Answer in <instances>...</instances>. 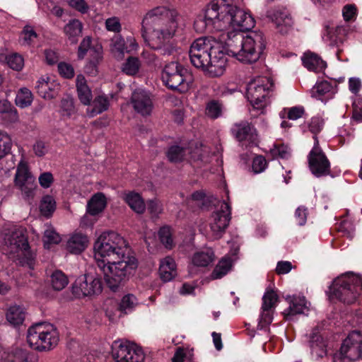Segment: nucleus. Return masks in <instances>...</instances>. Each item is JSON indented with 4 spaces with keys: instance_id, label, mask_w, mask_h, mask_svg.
Segmentation results:
<instances>
[{
    "instance_id": "de8ad7c7",
    "label": "nucleus",
    "mask_w": 362,
    "mask_h": 362,
    "mask_svg": "<svg viewBox=\"0 0 362 362\" xmlns=\"http://www.w3.org/2000/svg\"><path fill=\"white\" fill-rule=\"evenodd\" d=\"M137 304L136 298L132 294L124 296L119 305V310L124 313L131 311Z\"/></svg>"
},
{
    "instance_id": "5701e85b",
    "label": "nucleus",
    "mask_w": 362,
    "mask_h": 362,
    "mask_svg": "<svg viewBox=\"0 0 362 362\" xmlns=\"http://www.w3.org/2000/svg\"><path fill=\"white\" fill-rule=\"evenodd\" d=\"M301 59L305 68L315 72H320L327 66L326 62L319 55L313 52H305Z\"/></svg>"
},
{
    "instance_id": "58836bf2",
    "label": "nucleus",
    "mask_w": 362,
    "mask_h": 362,
    "mask_svg": "<svg viewBox=\"0 0 362 362\" xmlns=\"http://www.w3.org/2000/svg\"><path fill=\"white\" fill-rule=\"evenodd\" d=\"M50 279L51 285L56 291L64 289L69 283L67 276L60 270L54 271L52 274Z\"/></svg>"
},
{
    "instance_id": "ea45409f",
    "label": "nucleus",
    "mask_w": 362,
    "mask_h": 362,
    "mask_svg": "<svg viewBox=\"0 0 362 362\" xmlns=\"http://www.w3.org/2000/svg\"><path fill=\"white\" fill-rule=\"evenodd\" d=\"M269 153L273 158L288 159L291 154V148L283 143L274 144Z\"/></svg>"
},
{
    "instance_id": "f03ea898",
    "label": "nucleus",
    "mask_w": 362,
    "mask_h": 362,
    "mask_svg": "<svg viewBox=\"0 0 362 362\" xmlns=\"http://www.w3.org/2000/svg\"><path fill=\"white\" fill-rule=\"evenodd\" d=\"M94 251L97 266L114 291L129 279L138 267L127 241L116 232L103 233L94 243Z\"/></svg>"
},
{
    "instance_id": "f3484780",
    "label": "nucleus",
    "mask_w": 362,
    "mask_h": 362,
    "mask_svg": "<svg viewBox=\"0 0 362 362\" xmlns=\"http://www.w3.org/2000/svg\"><path fill=\"white\" fill-rule=\"evenodd\" d=\"M131 102L134 110L143 116L150 115L153 110L150 94L143 89H136L132 93Z\"/></svg>"
},
{
    "instance_id": "774afa93",
    "label": "nucleus",
    "mask_w": 362,
    "mask_h": 362,
    "mask_svg": "<svg viewBox=\"0 0 362 362\" xmlns=\"http://www.w3.org/2000/svg\"><path fill=\"white\" fill-rule=\"evenodd\" d=\"M147 209L153 216H158L162 212L161 204L156 200H150L147 204Z\"/></svg>"
},
{
    "instance_id": "864d4df0",
    "label": "nucleus",
    "mask_w": 362,
    "mask_h": 362,
    "mask_svg": "<svg viewBox=\"0 0 362 362\" xmlns=\"http://www.w3.org/2000/svg\"><path fill=\"white\" fill-rule=\"evenodd\" d=\"M221 105L215 100L208 103L206 108V115L211 119H216L221 115Z\"/></svg>"
},
{
    "instance_id": "a211bd4d",
    "label": "nucleus",
    "mask_w": 362,
    "mask_h": 362,
    "mask_svg": "<svg viewBox=\"0 0 362 362\" xmlns=\"http://www.w3.org/2000/svg\"><path fill=\"white\" fill-rule=\"evenodd\" d=\"M267 17L273 22L281 33H286L293 24L290 13L285 8H272L267 12Z\"/></svg>"
},
{
    "instance_id": "473e14b6",
    "label": "nucleus",
    "mask_w": 362,
    "mask_h": 362,
    "mask_svg": "<svg viewBox=\"0 0 362 362\" xmlns=\"http://www.w3.org/2000/svg\"><path fill=\"white\" fill-rule=\"evenodd\" d=\"M189 153V148L175 145L168 148L166 156L170 162L180 163L187 160Z\"/></svg>"
},
{
    "instance_id": "5fc2aeb1",
    "label": "nucleus",
    "mask_w": 362,
    "mask_h": 362,
    "mask_svg": "<svg viewBox=\"0 0 362 362\" xmlns=\"http://www.w3.org/2000/svg\"><path fill=\"white\" fill-rule=\"evenodd\" d=\"M7 64L13 70L20 71L24 66V59L18 54H13L7 57Z\"/></svg>"
},
{
    "instance_id": "8fccbe9b",
    "label": "nucleus",
    "mask_w": 362,
    "mask_h": 362,
    "mask_svg": "<svg viewBox=\"0 0 362 362\" xmlns=\"http://www.w3.org/2000/svg\"><path fill=\"white\" fill-rule=\"evenodd\" d=\"M37 37V34L31 25H25L21 32L23 44L26 45H32Z\"/></svg>"
},
{
    "instance_id": "3c124183",
    "label": "nucleus",
    "mask_w": 362,
    "mask_h": 362,
    "mask_svg": "<svg viewBox=\"0 0 362 362\" xmlns=\"http://www.w3.org/2000/svg\"><path fill=\"white\" fill-rule=\"evenodd\" d=\"M110 46L112 51L118 53L119 55H122L126 52V44L121 35H115L111 39Z\"/></svg>"
},
{
    "instance_id": "603ef678",
    "label": "nucleus",
    "mask_w": 362,
    "mask_h": 362,
    "mask_svg": "<svg viewBox=\"0 0 362 362\" xmlns=\"http://www.w3.org/2000/svg\"><path fill=\"white\" fill-rule=\"evenodd\" d=\"M278 300L277 294L273 290H268L262 297V308L273 309Z\"/></svg>"
},
{
    "instance_id": "6ab92c4d",
    "label": "nucleus",
    "mask_w": 362,
    "mask_h": 362,
    "mask_svg": "<svg viewBox=\"0 0 362 362\" xmlns=\"http://www.w3.org/2000/svg\"><path fill=\"white\" fill-rule=\"evenodd\" d=\"M286 300L288 303V307L284 310L283 315L286 320H291L294 315L304 314L309 310L304 296H288Z\"/></svg>"
},
{
    "instance_id": "09e8293b",
    "label": "nucleus",
    "mask_w": 362,
    "mask_h": 362,
    "mask_svg": "<svg viewBox=\"0 0 362 362\" xmlns=\"http://www.w3.org/2000/svg\"><path fill=\"white\" fill-rule=\"evenodd\" d=\"M61 241L59 235L52 227H47L44 232L43 242L45 247H48V245L58 244Z\"/></svg>"
},
{
    "instance_id": "39448f33",
    "label": "nucleus",
    "mask_w": 362,
    "mask_h": 362,
    "mask_svg": "<svg viewBox=\"0 0 362 362\" xmlns=\"http://www.w3.org/2000/svg\"><path fill=\"white\" fill-rule=\"evenodd\" d=\"M59 340L57 328L52 324L40 322L31 326L27 332L29 346L40 351L54 349Z\"/></svg>"
},
{
    "instance_id": "bb28decb",
    "label": "nucleus",
    "mask_w": 362,
    "mask_h": 362,
    "mask_svg": "<svg viewBox=\"0 0 362 362\" xmlns=\"http://www.w3.org/2000/svg\"><path fill=\"white\" fill-rule=\"evenodd\" d=\"M83 24L77 19H72L64 28V32L72 43L78 41V37L82 33Z\"/></svg>"
},
{
    "instance_id": "680f3d73",
    "label": "nucleus",
    "mask_w": 362,
    "mask_h": 362,
    "mask_svg": "<svg viewBox=\"0 0 362 362\" xmlns=\"http://www.w3.org/2000/svg\"><path fill=\"white\" fill-rule=\"evenodd\" d=\"M308 209L305 206H298L295 211V218L299 226H304L307 221Z\"/></svg>"
},
{
    "instance_id": "bf43d9fd",
    "label": "nucleus",
    "mask_w": 362,
    "mask_h": 362,
    "mask_svg": "<svg viewBox=\"0 0 362 362\" xmlns=\"http://www.w3.org/2000/svg\"><path fill=\"white\" fill-rule=\"evenodd\" d=\"M267 166V162L263 156H257L252 160V170L255 173L263 172Z\"/></svg>"
},
{
    "instance_id": "72a5a7b5",
    "label": "nucleus",
    "mask_w": 362,
    "mask_h": 362,
    "mask_svg": "<svg viewBox=\"0 0 362 362\" xmlns=\"http://www.w3.org/2000/svg\"><path fill=\"white\" fill-rule=\"evenodd\" d=\"M233 262L230 257H223L216 264L211 273L213 279H221L231 269Z\"/></svg>"
},
{
    "instance_id": "4468645a",
    "label": "nucleus",
    "mask_w": 362,
    "mask_h": 362,
    "mask_svg": "<svg viewBox=\"0 0 362 362\" xmlns=\"http://www.w3.org/2000/svg\"><path fill=\"white\" fill-rule=\"evenodd\" d=\"M112 356L115 362H143L145 358L141 348L128 341H114Z\"/></svg>"
},
{
    "instance_id": "dca6fc26",
    "label": "nucleus",
    "mask_w": 362,
    "mask_h": 362,
    "mask_svg": "<svg viewBox=\"0 0 362 362\" xmlns=\"http://www.w3.org/2000/svg\"><path fill=\"white\" fill-rule=\"evenodd\" d=\"M314 141L308 156L309 168L315 177L327 176L330 173V163L320 146L317 136L314 137Z\"/></svg>"
},
{
    "instance_id": "c9c22d12",
    "label": "nucleus",
    "mask_w": 362,
    "mask_h": 362,
    "mask_svg": "<svg viewBox=\"0 0 362 362\" xmlns=\"http://www.w3.org/2000/svg\"><path fill=\"white\" fill-rule=\"evenodd\" d=\"M35 178L31 175L28 170L27 164L21 160L18 165L16 173L15 175V184L18 185L23 183L34 181Z\"/></svg>"
},
{
    "instance_id": "f257e3e1",
    "label": "nucleus",
    "mask_w": 362,
    "mask_h": 362,
    "mask_svg": "<svg viewBox=\"0 0 362 362\" xmlns=\"http://www.w3.org/2000/svg\"><path fill=\"white\" fill-rule=\"evenodd\" d=\"M265 48L264 35L253 31L247 35L238 32H228L225 45L211 37L195 40L189 50L192 64L209 77L221 76L227 64L226 55H231L245 64L256 62Z\"/></svg>"
},
{
    "instance_id": "2f4dec72",
    "label": "nucleus",
    "mask_w": 362,
    "mask_h": 362,
    "mask_svg": "<svg viewBox=\"0 0 362 362\" xmlns=\"http://www.w3.org/2000/svg\"><path fill=\"white\" fill-rule=\"evenodd\" d=\"M124 200L129 207L137 214H143L146 209L144 199L139 193L131 192L125 195Z\"/></svg>"
},
{
    "instance_id": "7ed1b4c3",
    "label": "nucleus",
    "mask_w": 362,
    "mask_h": 362,
    "mask_svg": "<svg viewBox=\"0 0 362 362\" xmlns=\"http://www.w3.org/2000/svg\"><path fill=\"white\" fill-rule=\"evenodd\" d=\"M0 243L4 252L21 266L33 269L35 254L30 250L25 230L16 226H4L0 229Z\"/></svg>"
},
{
    "instance_id": "20e7f679",
    "label": "nucleus",
    "mask_w": 362,
    "mask_h": 362,
    "mask_svg": "<svg viewBox=\"0 0 362 362\" xmlns=\"http://www.w3.org/2000/svg\"><path fill=\"white\" fill-rule=\"evenodd\" d=\"M221 18L223 22L222 30L232 28L231 32L243 33L254 28L255 21L250 13L237 6L226 4L225 0H217Z\"/></svg>"
},
{
    "instance_id": "052dcab7",
    "label": "nucleus",
    "mask_w": 362,
    "mask_h": 362,
    "mask_svg": "<svg viewBox=\"0 0 362 362\" xmlns=\"http://www.w3.org/2000/svg\"><path fill=\"white\" fill-rule=\"evenodd\" d=\"M105 28L108 31L118 33L122 30L119 19L117 17H111L105 21Z\"/></svg>"
},
{
    "instance_id": "c756f323",
    "label": "nucleus",
    "mask_w": 362,
    "mask_h": 362,
    "mask_svg": "<svg viewBox=\"0 0 362 362\" xmlns=\"http://www.w3.org/2000/svg\"><path fill=\"white\" fill-rule=\"evenodd\" d=\"M0 362H26L27 356L21 349H14L9 351H4L0 348Z\"/></svg>"
},
{
    "instance_id": "13d9d810",
    "label": "nucleus",
    "mask_w": 362,
    "mask_h": 362,
    "mask_svg": "<svg viewBox=\"0 0 362 362\" xmlns=\"http://www.w3.org/2000/svg\"><path fill=\"white\" fill-rule=\"evenodd\" d=\"M61 112L64 116H71L74 112V102L71 98H63L61 100Z\"/></svg>"
},
{
    "instance_id": "7c9ffc66",
    "label": "nucleus",
    "mask_w": 362,
    "mask_h": 362,
    "mask_svg": "<svg viewBox=\"0 0 362 362\" xmlns=\"http://www.w3.org/2000/svg\"><path fill=\"white\" fill-rule=\"evenodd\" d=\"M25 317L24 309L19 305L10 306L6 313L7 321L13 326L21 325Z\"/></svg>"
},
{
    "instance_id": "e433bc0d",
    "label": "nucleus",
    "mask_w": 362,
    "mask_h": 362,
    "mask_svg": "<svg viewBox=\"0 0 362 362\" xmlns=\"http://www.w3.org/2000/svg\"><path fill=\"white\" fill-rule=\"evenodd\" d=\"M55 209L56 202L53 197L50 195L44 196L40 204V211L41 214L46 218H49L52 216Z\"/></svg>"
},
{
    "instance_id": "2eb2a0df",
    "label": "nucleus",
    "mask_w": 362,
    "mask_h": 362,
    "mask_svg": "<svg viewBox=\"0 0 362 362\" xmlns=\"http://www.w3.org/2000/svg\"><path fill=\"white\" fill-rule=\"evenodd\" d=\"M231 218V208L230 204L223 201L220 209L214 211L210 218L209 238L218 240L224 234Z\"/></svg>"
},
{
    "instance_id": "412c9836",
    "label": "nucleus",
    "mask_w": 362,
    "mask_h": 362,
    "mask_svg": "<svg viewBox=\"0 0 362 362\" xmlns=\"http://www.w3.org/2000/svg\"><path fill=\"white\" fill-rule=\"evenodd\" d=\"M35 88L40 97L50 100L57 97L60 90V85L57 81L47 77L46 79H39Z\"/></svg>"
},
{
    "instance_id": "69168bd1",
    "label": "nucleus",
    "mask_w": 362,
    "mask_h": 362,
    "mask_svg": "<svg viewBox=\"0 0 362 362\" xmlns=\"http://www.w3.org/2000/svg\"><path fill=\"white\" fill-rule=\"evenodd\" d=\"M91 44V38L88 36L84 37L81 41L78 49V57L81 59H83L86 54Z\"/></svg>"
},
{
    "instance_id": "c85d7f7f",
    "label": "nucleus",
    "mask_w": 362,
    "mask_h": 362,
    "mask_svg": "<svg viewBox=\"0 0 362 362\" xmlns=\"http://www.w3.org/2000/svg\"><path fill=\"white\" fill-rule=\"evenodd\" d=\"M214 259V253L211 248L197 252L192 258V264L196 267H205Z\"/></svg>"
},
{
    "instance_id": "49530a36",
    "label": "nucleus",
    "mask_w": 362,
    "mask_h": 362,
    "mask_svg": "<svg viewBox=\"0 0 362 362\" xmlns=\"http://www.w3.org/2000/svg\"><path fill=\"white\" fill-rule=\"evenodd\" d=\"M325 125V121L322 117L315 116L313 117L310 121L308 122V127L309 131L313 134V138L322 130Z\"/></svg>"
},
{
    "instance_id": "f8f14e48",
    "label": "nucleus",
    "mask_w": 362,
    "mask_h": 362,
    "mask_svg": "<svg viewBox=\"0 0 362 362\" xmlns=\"http://www.w3.org/2000/svg\"><path fill=\"white\" fill-rule=\"evenodd\" d=\"M175 12L166 6H159L149 10L141 21V29H152L158 26L177 25L174 19Z\"/></svg>"
},
{
    "instance_id": "ddd939ff",
    "label": "nucleus",
    "mask_w": 362,
    "mask_h": 362,
    "mask_svg": "<svg viewBox=\"0 0 362 362\" xmlns=\"http://www.w3.org/2000/svg\"><path fill=\"white\" fill-rule=\"evenodd\" d=\"M102 290L101 278L92 274H85L78 276L72 286L73 294L77 298L98 295Z\"/></svg>"
},
{
    "instance_id": "0eeeda50",
    "label": "nucleus",
    "mask_w": 362,
    "mask_h": 362,
    "mask_svg": "<svg viewBox=\"0 0 362 362\" xmlns=\"http://www.w3.org/2000/svg\"><path fill=\"white\" fill-rule=\"evenodd\" d=\"M333 295L344 303H354L362 295V277L349 274L334 281Z\"/></svg>"
},
{
    "instance_id": "b1692460",
    "label": "nucleus",
    "mask_w": 362,
    "mask_h": 362,
    "mask_svg": "<svg viewBox=\"0 0 362 362\" xmlns=\"http://www.w3.org/2000/svg\"><path fill=\"white\" fill-rule=\"evenodd\" d=\"M159 274L163 281H170L177 275V266L173 258L166 257L160 261Z\"/></svg>"
},
{
    "instance_id": "6e6d98bb",
    "label": "nucleus",
    "mask_w": 362,
    "mask_h": 362,
    "mask_svg": "<svg viewBox=\"0 0 362 362\" xmlns=\"http://www.w3.org/2000/svg\"><path fill=\"white\" fill-rule=\"evenodd\" d=\"M21 190L23 197L25 199H33L35 194V189L36 188V185L34 181H30L28 182L23 183L17 185Z\"/></svg>"
},
{
    "instance_id": "6e6552de",
    "label": "nucleus",
    "mask_w": 362,
    "mask_h": 362,
    "mask_svg": "<svg viewBox=\"0 0 362 362\" xmlns=\"http://www.w3.org/2000/svg\"><path fill=\"white\" fill-rule=\"evenodd\" d=\"M273 89V80L266 76H258L247 83L246 96L252 106V110H260L261 114L264 113L267 98Z\"/></svg>"
},
{
    "instance_id": "4d7b16f0",
    "label": "nucleus",
    "mask_w": 362,
    "mask_h": 362,
    "mask_svg": "<svg viewBox=\"0 0 362 362\" xmlns=\"http://www.w3.org/2000/svg\"><path fill=\"white\" fill-rule=\"evenodd\" d=\"M273 320V310L262 307V313L259 322V326L262 328L272 323Z\"/></svg>"
},
{
    "instance_id": "9d476101",
    "label": "nucleus",
    "mask_w": 362,
    "mask_h": 362,
    "mask_svg": "<svg viewBox=\"0 0 362 362\" xmlns=\"http://www.w3.org/2000/svg\"><path fill=\"white\" fill-rule=\"evenodd\" d=\"M223 25V22L221 23L217 0L210 2L204 11L197 16L194 22L195 30L200 33L221 31Z\"/></svg>"
},
{
    "instance_id": "37998d69",
    "label": "nucleus",
    "mask_w": 362,
    "mask_h": 362,
    "mask_svg": "<svg viewBox=\"0 0 362 362\" xmlns=\"http://www.w3.org/2000/svg\"><path fill=\"white\" fill-rule=\"evenodd\" d=\"M158 237L161 243L167 249H172L174 246V242L172 238V233L170 228L168 226H163L160 228L158 231Z\"/></svg>"
},
{
    "instance_id": "4be33fe9",
    "label": "nucleus",
    "mask_w": 362,
    "mask_h": 362,
    "mask_svg": "<svg viewBox=\"0 0 362 362\" xmlns=\"http://www.w3.org/2000/svg\"><path fill=\"white\" fill-rule=\"evenodd\" d=\"M89 240L86 235L75 232L67 240L66 248L70 253L78 255L86 249Z\"/></svg>"
},
{
    "instance_id": "423d86ee",
    "label": "nucleus",
    "mask_w": 362,
    "mask_h": 362,
    "mask_svg": "<svg viewBox=\"0 0 362 362\" xmlns=\"http://www.w3.org/2000/svg\"><path fill=\"white\" fill-rule=\"evenodd\" d=\"M176 28L177 25H168L141 30V33L145 43L151 49L158 51L161 55L170 56L174 52L170 39L174 35Z\"/></svg>"
},
{
    "instance_id": "aec40b11",
    "label": "nucleus",
    "mask_w": 362,
    "mask_h": 362,
    "mask_svg": "<svg viewBox=\"0 0 362 362\" xmlns=\"http://www.w3.org/2000/svg\"><path fill=\"white\" fill-rule=\"evenodd\" d=\"M232 135L239 141L245 140L253 141L257 139V131L247 121H241L233 125L230 129Z\"/></svg>"
},
{
    "instance_id": "e2e57ef3",
    "label": "nucleus",
    "mask_w": 362,
    "mask_h": 362,
    "mask_svg": "<svg viewBox=\"0 0 362 362\" xmlns=\"http://www.w3.org/2000/svg\"><path fill=\"white\" fill-rule=\"evenodd\" d=\"M58 71L63 77L66 78H71L74 76V68L66 63H59Z\"/></svg>"
},
{
    "instance_id": "9b49d317",
    "label": "nucleus",
    "mask_w": 362,
    "mask_h": 362,
    "mask_svg": "<svg viewBox=\"0 0 362 362\" xmlns=\"http://www.w3.org/2000/svg\"><path fill=\"white\" fill-rule=\"evenodd\" d=\"M362 358V334L353 331L343 341L339 352L333 356V362H352Z\"/></svg>"
},
{
    "instance_id": "cd10ccee",
    "label": "nucleus",
    "mask_w": 362,
    "mask_h": 362,
    "mask_svg": "<svg viewBox=\"0 0 362 362\" xmlns=\"http://www.w3.org/2000/svg\"><path fill=\"white\" fill-rule=\"evenodd\" d=\"M334 86L332 83L327 81H322L316 83L311 90L313 97L321 100L323 96L329 98L334 94Z\"/></svg>"
},
{
    "instance_id": "a878e982",
    "label": "nucleus",
    "mask_w": 362,
    "mask_h": 362,
    "mask_svg": "<svg viewBox=\"0 0 362 362\" xmlns=\"http://www.w3.org/2000/svg\"><path fill=\"white\" fill-rule=\"evenodd\" d=\"M107 205V200L105 194L102 192L95 194L88 202L87 212L95 216L101 213Z\"/></svg>"
},
{
    "instance_id": "0e129e2a",
    "label": "nucleus",
    "mask_w": 362,
    "mask_h": 362,
    "mask_svg": "<svg viewBox=\"0 0 362 362\" xmlns=\"http://www.w3.org/2000/svg\"><path fill=\"white\" fill-rule=\"evenodd\" d=\"M69 5L81 13H87L89 8L85 0H69Z\"/></svg>"
},
{
    "instance_id": "f704fd0d",
    "label": "nucleus",
    "mask_w": 362,
    "mask_h": 362,
    "mask_svg": "<svg viewBox=\"0 0 362 362\" xmlns=\"http://www.w3.org/2000/svg\"><path fill=\"white\" fill-rule=\"evenodd\" d=\"M109 105V100L106 96L98 95L93 101V107L91 109L88 107L87 109V113L90 117H93L107 110Z\"/></svg>"
},
{
    "instance_id": "393cba45",
    "label": "nucleus",
    "mask_w": 362,
    "mask_h": 362,
    "mask_svg": "<svg viewBox=\"0 0 362 362\" xmlns=\"http://www.w3.org/2000/svg\"><path fill=\"white\" fill-rule=\"evenodd\" d=\"M308 341L313 355L317 358H322L326 355L325 344L317 329H313L309 334Z\"/></svg>"
},
{
    "instance_id": "a19ab883",
    "label": "nucleus",
    "mask_w": 362,
    "mask_h": 362,
    "mask_svg": "<svg viewBox=\"0 0 362 362\" xmlns=\"http://www.w3.org/2000/svg\"><path fill=\"white\" fill-rule=\"evenodd\" d=\"M32 102L33 94L31 91L26 88H21L16 97V104L18 107L24 108L30 106Z\"/></svg>"
},
{
    "instance_id": "79ce46f5",
    "label": "nucleus",
    "mask_w": 362,
    "mask_h": 362,
    "mask_svg": "<svg viewBox=\"0 0 362 362\" xmlns=\"http://www.w3.org/2000/svg\"><path fill=\"white\" fill-rule=\"evenodd\" d=\"M12 147L10 136L4 131H0V160L6 157Z\"/></svg>"
},
{
    "instance_id": "1a4fd4ad",
    "label": "nucleus",
    "mask_w": 362,
    "mask_h": 362,
    "mask_svg": "<svg viewBox=\"0 0 362 362\" xmlns=\"http://www.w3.org/2000/svg\"><path fill=\"white\" fill-rule=\"evenodd\" d=\"M161 78L168 88L177 90L180 93L187 92L192 83L191 74L175 62H172L165 66Z\"/></svg>"
},
{
    "instance_id": "4c0bfd02",
    "label": "nucleus",
    "mask_w": 362,
    "mask_h": 362,
    "mask_svg": "<svg viewBox=\"0 0 362 362\" xmlns=\"http://www.w3.org/2000/svg\"><path fill=\"white\" fill-rule=\"evenodd\" d=\"M77 92L81 102L83 105H89L92 100V93L90 89L84 81L83 77L81 78V81H80L79 76L77 78Z\"/></svg>"
},
{
    "instance_id": "c03bdc74",
    "label": "nucleus",
    "mask_w": 362,
    "mask_h": 362,
    "mask_svg": "<svg viewBox=\"0 0 362 362\" xmlns=\"http://www.w3.org/2000/svg\"><path fill=\"white\" fill-rule=\"evenodd\" d=\"M4 109L1 110L3 113V119L7 123H15L18 121L19 117L17 110L11 107V104L6 102L4 104Z\"/></svg>"
},
{
    "instance_id": "a18cd8bd",
    "label": "nucleus",
    "mask_w": 362,
    "mask_h": 362,
    "mask_svg": "<svg viewBox=\"0 0 362 362\" xmlns=\"http://www.w3.org/2000/svg\"><path fill=\"white\" fill-rule=\"evenodd\" d=\"M140 62L137 57H130L124 63L122 71L128 75H135L139 69Z\"/></svg>"
},
{
    "instance_id": "338daca9",
    "label": "nucleus",
    "mask_w": 362,
    "mask_h": 362,
    "mask_svg": "<svg viewBox=\"0 0 362 362\" xmlns=\"http://www.w3.org/2000/svg\"><path fill=\"white\" fill-rule=\"evenodd\" d=\"M305 113V109L302 106H295L288 109V118L296 120L303 117Z\"/></svg>"
}]
</instances>
